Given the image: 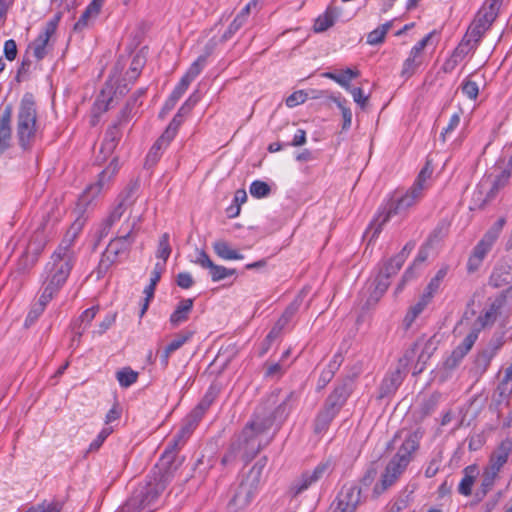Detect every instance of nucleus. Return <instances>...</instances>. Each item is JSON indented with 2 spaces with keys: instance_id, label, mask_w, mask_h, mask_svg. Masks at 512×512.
Masks as SVG:
<instances>
[{
  "instance_id": "1",
  "label": "nucleus",
  "mask_w": 512,
  "mask_h": 512,
  "mask_svg": "<svg viewBox=\"0 0 512 512\" xmlns=\"http://www.w3.org/2000/svg\"><path fill=\"white\" fill-rule=\"evenodd\" d=\"M76 236L70 228L51 255L40 277L39 293L53 299L67 282L76 261V255L72 248Z\"/></svg>"
},
{
  "instance_id": "2",
  "label": "nucleus",
  "mask_w": 512,
  "mask_h": 512,
  "mask_svg": "<svg viewBox=\"0 0 512 512\" xmlns=\"http://www.w3.org/2000/svg\"><path fill=\"white\" fill-rule=\"evenodd\" d=\"M271 429V421H250L243 430L235 435L226 452L221 458V465L224 468L232 467L240 457L245 463L251 461L265 446H267L273 436L265 437L268 430Z\"/></svg>"
},
{
  "instance_id": "3",
  "label": "nucleus",
  "mask_w": 512,
  "mask_h": 512,
  "mask_svg": "<svg viewBox=\"0 0 512 512\" xmlns=\"http://www.w3.org/2000/svg\"><path fill=\"white\" fill-rule=\"evenodd\" d=\"M433 167L430 161H427L420 170L412 187L401 196L394 195L378 213L373 223L368 229L371 232V238L377 237L382 227L391 219L392 216L405 214L406 211L422 199L424 192L431 186Z\"/></svg>"
},
{
  "instance_id": "4",
  "label": "nucleus",
  "mask_w": 512,
  "mask_h": 512,
  "mask_svg": "<svg viewBox=\"0 0 512 512\" xmlns=\"http://www.w3.org/2000/svg\"><path fill=\"white\" fill-rule=\"evenodd\" d=\"M423 432L420 429L409 431L402 443L397 447L395 455L388 462L379 484L374 487V493L381 494L394 485L415 459L420 448Z\"/></svg>"
},
{
  "instance_id": "5",
  "label": "nucleus",
  "mask_w": 512,
  "mask_h": 512,
  "mask_svg": "<svg viewBox=\"0 0 512 512\" xmlns=\"http://www.w3.org/2000/svg\"><path fill=\"white\" fill-rule=\"evenodd\" d=\"M118 171L119 162L117 159H113L98 175L97 181L90 184L79 196L75 208L77 218L71 225V230L74 232V235H77L81 231L87 219L85 213L93 205L94 200L99 196V194L110 187V184Z\"/></svg>"
},
{
  "instance_id": "6",
  "label": "nucleus",
  "mask_w": 512,
  "mask_h": 512,
  "mask_svg": "<svg viewBox=\"0 0 512 512\" xmlns=\"http://www.w3.org/2000/svg\"><path fill=\"white\" fill-rule=\"evenodd\" d=\"M139 222L140 217L133 219L132 224L129 225V230L124 231L123 234L110 240L101 256L97 268L98 276L106 274L112 265L122 262L128 258L130 249L135 242V230L137 229Z\"/></svg>"
},
{
  "instance_id": "7",
  "label": "nucleus",
  "mask_w": 512,
  "mask_h": 512,
  "mask_svg": "<svg viewBox=\"0 0 512 512\" xmlns=\"http://www.w3.org/2000/svg\"><path fill=\"white\" fill-rule=\"evenodd\" d=\"M266 464L267 457H262L251 467L247 474L242 476L229 503L230 510H243L251 504L263 482L262 474Z\"/></svg>"
},
{
  "instance_id": "8",
  "label": "nucleus",
  "mask_w": 512,
  "mask_h": 512,
  "mask_svg": "<svg viewBox=\"0 0 512 512\" xmlns=\"http://www.w3.org/2000/svg\"><path fill=\"white\" fill-rule=\"evenodd\" d=\"M37 112L35 102L31 97L24 96L20 102L16 134L22 149L28 150L34 144L37 136Z\"/></svg>"
},
{
  "instance_id": "9",
  "label": "nucleus",
  "mask_w": 512,
  "mask_h": 512,
  "mask_svg": "<svg viewBox=\"0 0 512 512\" xmlns=\"http://www.w3.org/2000/svg\"><path fill=\"white\" fill-rule=\"evenodd\" d=\"M167 477L165 475L154 476L145 485L139 486L121 507L119 512H130L149 508L158 496L166 489Z\"/></svg>"
},
{
  "instance_id": "10",
  "label": "nucleus",
  "mask_w": 512,
  "mask_h": 512,
  "mask_svg": "<svg viewBox=\"0 0 512 512\" xmlns=\"http://www.w3.org/2000/svg\"><path fill=\"white\" fill-rule=\"evenodd\" d=\"M279 394L280 391L272 392L267 397L263 405L257 408L254 415V419L252 421L261 422L264 420H270L271 427L276 421L282 423L291 411V406L289 405V402L294 398L295 393H288L286 397L281 402L278 403Z\"/></svg>"
},
{
  "instance_id": "11",
  "label": "nucleus",
  "mask_w": 512,
  "mask_h": 512,
  "mask_svg": "<svg viewBox=\"0 0 512 512\" xmlns=\"http://www.w3.org/2000/svg\"><path fill=\"white\" fill-rule=\"evenodd\" d=\"M334 468L335 463L331 458L321 461L312 471H305L294 480L290 492L294 497L298 496L323 477L330 475Z\"/></svg>"
},
{
  "instance_id": "12",
  "label": "nucleus",
  "mask_w": 512,
  "mask_h": 512,
  "mask_svg": "<svg viewBox=\"0 0 512 512\" xmlns=\"http://www.w3.org/2000/svg\"><path fill=\"white\" fill-rule=\"evenodd\" d=\"M362 503V489L355 483L344 484L333 501L332 512H355Z\"/></svg>"
},
{
  "instance_id": "13",
  "label": "nucleus",
  "mask_w": 512,
  "mask_h": 512,
  "mask_svg": "<svg viewBox=\"0 0 512 512\" xmlns=\"http://www.w3.org/2000/svg\"><path fill=\"white\" fill-rule=\"evenodd\" d=\"M196 427L197 426L195 424L186 419V423L168 442L162 455V461H165L167 464H171L174 461L177 452L185 445Z\"/></svg>"
},
{
  "instance_id": "14",
  "label": "nucleus",
  "mask_w": 512,
  "mask_h": 512,
  "mask_svg": "<svg viewBox=\"0 0 512 512\" xmlns=\"http://www.w3.org/2000/svg\"><path fill=\"white\" fill-rule=\"evenodd\" d=\"M506 223L505 218H499L484 234L482 239L473 248L472 255L478 259L484 260L491 251L493 245L499 238L501 231Z\"/></svg>"
},
{
  "instance_id": "15",
  "label": "nucleus",
  "mask_w": 512,
  "mask_h": 512,
  "mask_svg": "<svg viewBox=\"0 0 512 512\" xmlns=\"http://www.w3.org/2000/svg\"><path fill=\"white\" fill-rule=\"evenodd\" d=\"M196 254L193 262L203 269H207L213 282H219L236 274V269L216 265L204 250H197Z\"/></svg>"
},
{
  "instance_id": "16",
  "label": "nucleus",
  "mask_w": 512,
  "mask_h": 512,
  "mask_svg": "<svg viewBox=\"0 0 512 512\" xmlns=\"http://www.w3.org/2000/svg\"><path fill=\"white\" fill-rule=\"evenodd\" d=\"M58 21L59 16H56L54 19L48 21L45 24L43 31L30 45V48L33 51V56L37 60H42L47 55V46L50 38L56 32Z\"/></svg>"
},
{
  "instance_id": "17",
  "label": "nucleus",
  "mask_w": 512,
  "mask_h": 512,
  "mask_svg": "<svg viewBox=\"0 0 512 512\" xmlns=\"http://www.w3.org/2000/svg\"><path fill=\"white\" fill-rule=\"evenodd\" d=\"M479 329L472 330L463 341L452 351L444 362L445 369H455L467 353L472 349L478 338Z\"/></svg>"
},
{
  "instance_id": "18",
  "label": "nucleus",
  "mask_w": 512,
  "mask_h": 512,
  "mask_svg": "<svg viewBox=\"0 0 512 512\" xmlns=\"http://www.w3.org/2000/svg\"><path fill=\"white\" fill-rule=\"evenodd\" d=\"M512 457V438L502 440L489 456L487 466L501 472L502 468Z\"/></svg>"
},
{
  "instance_id": "19",
  "label": "nucleus",
  "mask_w": 512,
  "mask_h": 512,
  "mask_svg": "<svg viewBox=\"0 0 512 512\" xmlns=\"http://www.w3.org/2000/svg\"><path fill=\"white\" fill-rule=\"evenodd\" d=\"M506 302L507 298L505 294H501L499 297L495 298L490 306L477 318L480 326L484 328L493 325L497 318L503 314Z\"/></svg>"
},
{
  "instance_id": "20",
  "label": "nucleus",
  "mask_w": 512,
  "mask_h": 512,
  "mask_svg": "<svg viewBox=\"0 0 512 512\" xmlns=\"http://www.w3.org/2000/svg\"><path fill=\"white\" fill-rule=\"evenodd\" d=\"M12 106L7 105L0 112V155L3 154L11 145V119Z\"/></svg>"
},
{
  "instance_id": "21",
  "label": "nucleus",
  "mask_w": 512,
  "mask_h": 512,
  "mask_svg": "<svg viewBox=\"0 0 512 512\" xmlns=\"http://www.w3.org/2000/svg\"><path fill=\"white\" fill-rule=\"evenodd\" d=\"M99 310L98 306H92L85 311L82 312V314L75 319L71 324V329L73 332V338L72 342L79 343L80 338L83 335V333L86 331L87 327L91 324L93 319L95 318L97 312Z\"/></svg>"
},
{
  "instance_id": "22",
  "label": "nucleus",
  "mask_w": 512,
  "mask_h": 512,
  "mask_svg": "<svg viewBox=\"0 0 512 512\" xmlns=\"http://www.w3.org/2000/svg\"><path fill=\"white\" fill-rule=\"evenodd\" d=\"M218 391L215 387L210 386L206 391L205 395L198 403V405L192 410V412L188 415L187 420L198 425L199 421L202 419L205 412L209 409L212 403L217 398Z\"/></svg>"
},
{
  "instance_id": "23",
  "label": "nucleus",
  "mask_w": 512,
  "mask_h": 512,
  "mask_svg": "<svg viewBox=\"0 0 512 512\" xmlns=\"http://www.w3.org/2000/svg\"><path fill=\"white\" fill-rule=\"evenodd\" d=\"M489 284L495 288L511 285L512 266L507 263H499L495 265L489 277Z\"/></svg>"
},
{
  "instance_id": "24",
  "label": "nucleus",
  "mask_w": 512,
  "mask_h": 512,
  "mask_svg": "<svg viewBox=\"0 0 512 512\" xmlns=\"http://www.w3.org/2000/svg\"><path fill=\"white\" fill-rule=\"evenodd\" d=\"M463 477L458 485L457 491L463 496H470L476 479L480 476L478 465L471 464L466 466L462 471Z\"/></svg>"
},
{
  "instance_id": "25",
  "label": "nucleus",
  "mask_w": 512,
  "mask_h": 512,
  "mask_svg": "<svg viewBox=\"0 0 512 512\" xmlns=\"http://www.w3.org/2000/svg\"><path fill=\"white\" fill-rule=\"evenodd\" d=\"M349 397V391L345 384L339 385L328 395L324 407L339 413Z\"/></svg>"
},
{
  "instance_id": "26",
  "label": "nucleus",
  "mask_w": 512,
  "mask_h": 512,
  "mask_svg": "<svg viewBox=\"0 0 512 512\" xmlns=\"http://www.w3.org/2000/svg\"><path fill=\"white\" fill-rule=\"evenodd\" d=\"M498 471L494 470L493 468L486 466L483 469V472L481 474V482L480 486L476 491V497L479 499H483L488 492L492 490V488L495 485L496 480L499 477Z\"/></svg>"
},
{
  "instance_id": "27",
  "label": "nucleus",
  "mask_w": 512,
  "mask_h": 512,
  "mask_svg": "<svg viewBox=\"0 0 512 512\" xmlns=\"http://www.w3.org/2000/svg\"><path fill=\"white\" fill-rule=\"evenodd\" d=\"M140 190V182L139 180H131L125 188L120 192L117 196L116 200H118L125 207L132 208V206L136 203L139 197Z\"/></svg>"
},
{
  "instance_id": "28",
  "label": "nucleus",
  "mask_w": 512,
  "mask_h": 512,
  "mask_svg": "<svg viewBox=\"0 0 512 512\" xmlns=\"http://www.w3.org/2000/svg\"><path fill=\"white\" fill-rule=\"evenodd\" d=\"M194 300L192 298L182 299L173 313L170 315V323L173 327L179 326L189 318L192 311Z\"/></svg>"
},
{
  "instance_id": "29",
  "label": "nucleus",
  "mask_w": 512,
  "mask_h": 512,
  "mask_svg": "<svg viewBox=\"0 0 512 512\" xmlns=\"http://www.w3.org/2000/svg\"><path fill=\"white\" fill-rule=\"evenodd\" d=\"M127 210V207L121 204L118 200H115V203L111 208L108 216L103 221V227L100 232L101 236H106L111 227L122 218Z\"/></svg>"
},
{
  "instance_id": "30",
  "label": "nucleus",
  "mask_w": 512,
  "mask_h": 512,
  "mask_svg": "<svg viewBox=\"0 0 512 512\" xmlns=\"http://www.w3.org/2000/svg\"><path fill=\"white\" fill-rule=\"evenodd\" d=\"M215 254L223 260H242L244 255L239 253L236 249L230 247V245L224 240H217L212 244Z\"/></svg>"
},
{
  "instance_id": "31",
  "label": "nucleus",
  "mask_w": 512,
  "mask_h": 512,
  "mask_svg": "<svg viewBox=\"0 0 512 512\" xmlns=\"http://www.w3.org/2000/svg\"><path fill=\"white\" fill-rule=\"evenodd\" d=\"M338 413L326 408H323L318 412L314 420V432L316 434H322L326 432Z\"/></svg>"
},
{
  "instance_id": "32",
  "label": "nucleus",
  "mask_w": 512,
  "mask_h": 512,
  "mask_svg": "<svg viewBox=\"0 0 512 512\" xmlns=\"http://www.w3.org/2000/svg\"><path fill=\"white\" fill-rule=\"evenodd\" d=\"M468 53L469 47H467V44L460 43L455 48L452 55L443 63V71L445 73L452 72L456 68V66L466 57Z\"/></svg>"
},
{
  "instance_id": "33",
  "label": "nucleus",
  "mask_w": 512,
  "mask_h": 512,
  "mask_svg": "<svg viewBox=\"0 0 512 512\" xmlns=\"http://www.w3.org/2000/svg\"><path fill=\"white\" fill-rule=\"evenodd\" d=\"M405 260L406 254L404 252L398 253L396 256L384 262L383 266L380 268L379 273L386 276V278H390L391 276L397 274Z\"/></svg>"
},
{
  "instance_id": "34",
  "label": "nucleus",
  "mask_w": 512,
  "mask_h": 512,
  "mask_svg": "<svg viewBox=\"0 0 512 512\" xmlns=\"http://www.w3.org/2000/svg\"><path fill=\"white\" fill-rule=\"evenodd\" d=\"M432 299L424 294L421 295L417 303L412 305L407 314L404 317V324L406 328H409L415 319L423 312L426 306L431 302Z\"/></svg>"
},
{
  "instance_id": "35",
  "label": "nucleus",
  "mask_w": 512,
  "mask_h": 512,
  "mask_svg": "<svg viewBox=\"0 0 512 512\" xmlns=\"http://www.w3.org/2000/svg\"><path fill=\"white\" fill-rule=\"evenodd\" d=\"M486 31L487 30L482 29V27L478 24L472 22L460 43L467 44V47H469V52H471L472 50L476 49L478 43Z\"/></svg>"
},
{
  "instance_id": "36",
  "label": "nucleus",
  "mask_w": 512,
  "mask_h": 512,
  "mask_svg": "<svg viewBox=\"0 0 512 512\" xmlns=\"http://www.w3.org/2000/svg\"><path fill=\"white\" fill-rule=\"evenodd\" d=\"M52 299L48 296L39 293L38 301L32 306L31 310L29 311L26 319H25V326L29 327L32 325L39 317L42 315V313L45 311L46 306Z\"/></svg>"
},
{
  "instance_id": "37",
  "label": "nucleus",
  "mask_w": 512,
  "mask_h": 512,
  "mask_svg": "<svg viewBox=\"0 0 512 512\" xmlns=\"http://www.w3.org/2000/svg\"><path fill=\"white\" fill-rule=\"evenodd\" d=\"M325 77L335 81L345 89H350V81L359 76L358 70H353L351 68H346L342 70L340 73L327 72L324 74Z\"/></svg>"
},
{
  "instance_id": "38",
  "label": "nucleus",
  "mask_w": 512,
  "mask_h": 512,
  "mask_svg": "<svg viewBox=\"0 0 512 512\" xmlns=\"http://www.w3.org/2000/svg\"><path fill=\"white\" fill-rule=\"evenodd\" d=\"M171 141L167 138H164L163 135L160 136V138L157 139V141L153 144V146L150 148L147 156H146V165L153 166L155 165L158 160L160 159L163 150L167 148Z\"/></svg>"
},
{
  "instance_id": "39",
  "label": "nucleus",
  "mask_w": 512,
  "mask_h": 512,
  "mask_svg": "<svg viewBox=\"0 0 512 512\" xmlns=\"http://www.w3.org/2000/svg\"><path fill=\"white\" fill-rule=\"evenodd\" d=\"M208 56H209V53L200 55L190 65L187 72L185 73V75L182 78L191 84V82L202 72V70L206 66Z\"/></svg>"
},
{
  "instance_id": "40",
  "label": "nucleus",
  "mask_w": 512,
  "mask_h": 512,
  "mask_svg": "<svg viewBox=\"0 0 512 512\" xmlns=\"http://www.w3.org/2000/svg\"><path fill=\"white\" fill-rule=\"evenodd\" d=\"M392 27V21H388L380 26H378L373 31L367 34V43L369 45H378L382 43L386 37V34Z\"/></svg>"
},
{
  "instance_id": "41",
  "label": "nucleus",
  "mask_w": 512,
  "mask_h": 512,
  "mask_svg": "<svg viewBox=\"0 0 512 512\" xmlns=\"http://www.w3.org/2000/svg\"><path fill=\"white\" fill-rule=\"evenodd\" d=\"M422 63L423 58L409 53L408 58L403 63L401 77L404 79H409L412 75L415 74Z\"/></svg>"
},
{
  "instance_id": "42",
  "label": "nucleus",
  "mask_w": 512,
  "mask_h": 512,
  "mask_svg": "<svg viewBox=\"0 0 512 512\" xmlns=\"http://www.w3.org/2000/svg\"><path fill=\"white\" fill-rule=\"evenodd\" d=\"M336 16L331 10H327L324 14L318 16L315 20L313 29L317 33L324 32L332 27L335 23Z\"/></svg>"
},
{
  "instance_id": "43",
  "label": "nucleus",
  "mask_w": 512,
  "mask_h": 512,
  "mask_svg": "<svg viewBox=\"0 0 512 512\" xmlns=\"http://www.w3.org/2000/svg\"><path fill=\"white\" fill-rule=\"evenodd\" d=\"M116 379L121 387L128 388L136 383L138 372L132 370L130 367H125L116 372Z\"/></svg>"
},
{
  "instance_id": "44",
  "label": "nucleus",
  "mask_w": 512,
  "mask_h": 512,
  "mask_svg": "<svg viewBox=\"0 0 512 512\" xmlns=\"http://www.w3.org/2000/svg\"><path fill=\"white\" fill-rule=\"evenodd\" d=\"M145 65V59L143 56L137 54L132 58L130 67L126 72V78L131 82H135L140 76L141 71Z\"/></svg>"
},
{
  "instance_id": "45",
  "label": "nucleus",
  "mask_w": 512,
  "mask_h": 512,
  "mask_svg": "<svg viewBox=\"0 0 512 512\" xmlns=\"http://www.w3.org/2000/svg\"><path fill=\"white\" fill-rule=\"evenodd\" d=\"M119 122L109 127L105 134L103 146L105 149L111 151L115 148L117 142L121 138V132L119 129Z\"/></svg>"
},
{
  "instance_id": "46",
  "label": "nucleus",
  "mask_w": 512,
  "mask_h": 512,
  "mask_svg": "<svg viewBox=\"0 0 512 512\" xmlns=\"http://www.w3.org/2000/svg\"><path fill=\"white\" fill-rule=\"evenodd\" d=\"M192 336V331L181 332L174 337V339L164 348V350L171 355L176 350L180 349L187 341H189Z\"/></svg>"
},
{
  "instance_id": "47",
  "label": "nucleus",
  "mask_w": 512,
  "mask_h": 512,
  "mask_svg": "<svg viewBox=\"0 0 512 512\" xmlns=\"http://www.w3.org/2000/svg\"><path fill=\"white\" fill-rule=\"evenodd\" d=\"M334 102L340 109L343 117L342 129L348 130L352 123V112L351 109L347 106L348 101L345 98L338 97L334 99Z\"/></svg>"
},
{
  "instance_id": "48",
  "label": "nucleus",
  "mask_w": 512,
  "mask_h": 512,
  "mask_svg": "<svg viewBox=\"0 0 512 512\" xmlns=\"http://www.w3.org/2000/svg\"><path fill=\"white\" fill-rule=\"evenodd\" d=\"M402 374L399 369L393 372L389 377H386L382 382V390L385 393L395 391L402 383Z\"/></svg>"
},
{
  "instance_id": "49",
  "label": "nucleus",
  "mask_w": 512,
  "mask_h": 512,
  "mask_svg": "<svg viewBox=\"0 0 512 512\" xmlns=\"http://www.w3.org/2000/svg\"><path fill=\"white\" fill-rule=\"evenodd\" d=\"M495 355V351L485 349L479 352L475 358V367L477 371L483 373L487 370L490 365V362Z\"/></svg>"
},
{
  "instance_id": "50",
  "label": "nucleus",
  "mask_w": 512,
  "mask_h": 512,
  "mask_svg": "<svg viewBox=\"0 0 512 512\" xmlns=\"http://www.w3.org/2000/svg\"><path fill=\"white\" fill-rule=\"evenodd\" d=\"M512 176V168L508 165L500 171L499 174H497L494 177V180L492 182V192L498 191L501 188L505 187Z\"/></svg>"
},
{
  "instance_id": "51",
  "label": "nucleus",
  "mask_w": 512,
  "mask_h": 512,
  "mask_svg": "<svg viewBox=\"0 0 512 512\" xmlns=\"http://www.w3.org/2000/svg\"><path fill=\"white\" fill-rule=\"evenodd\" d=\"M249 191L254 198L260 199L267 197L270 194L271 189L266 182L255 180L251 183Z\"/></svg>"
},
{
  "instance_id": "52",
  "label": "nucleus",
  "mask_w": 512,
  "mask_h": 512,
  "mask_svg": "<svg viewBox=\"0 0 512 512\" xmlns=\"http://www.w3.org/2000/svg\"><path fill=\"white\" fill-rule=\"evenodd\" d=\"M501 396H509L512 392V363L506 368L504 378L498 385Z\"/></svg>"
},
{
  "instance_id": "53",
  "label": "nucleus",
  "mask_w": 512,
  "mask_h": 512,
  "mask_svg": "<svg viewBox=\"0 0 512 512\" xmlns=\"http://www.w3.org/2000/svg\"><path fill=\"white\" fill-rule=\"evenodd\" d=\"M171 254V247L169 244V234L164 233L159 239L158 249L156 256L159 259H162L163 262L166 264V261L168 260L169 256Z\"/></svg>"
},
{
  "instance_id": "54",
  "label": "nucleus",
  "mask_w": 512,
  "mask_h": 512,
  "mask_svg": "<svg viewBox=\"0 0 512 512\" xmlns=\"http://www.w3.org/2000/svg\"><path fill=\"white\" fill-rule=\"evenodd\" d=\"M462 93L471 100H475L479 94V86L475 81L465 79L461 84Z\"/></svg>"
},
{
  "instance_id": "55",
  "label": "nucleus",
  "mask_w": 512,
  "mask_h": 512,
  "mask_svg": "<svg viewBox=\"0 0 512 512\" xmlns=\"http://www.w3.org/2000/svg\"><path fill=\"white\" fill-rule=\"evenodd\" d=\"M265 377L279 379L286 371V367L280 362L277 363H266L265 364Z\"/></svg>"
},
{
  "instance_id": "56",
  "label": "nucleus",
  "mask_w": 512,
  "mask_h": 512,
  "mask_svg": "<svg viewBox=\"0 0 512 512\" xmlns=\"http://www.w3.org/2000/svg\"><path fill=\"white\" fill-rule=\"evenodd\" d=\"M440 395L439 394H432L427 399H425L421 404V413L424 416L430 415L433 413L439 403Z\"/></svg>"
},
{
  "instance_id": "57",
  "label": "nucleus",
  "mask_w": 512,
  "mask_h": 512,
  "mask_svg": "<svg viewBox=\"0 0 512 512\" xmlns=\"http://www.w3.org/2000/svg\"><path fill=\"white\" fill-rule=\"evenodd\" d=\"M412 499L410 494L399 495L390 505V512H401L409 507Z\"/></svg>"
},
{
  "instance_id": "58",
  "label": "nucleus",
  "mask_w": 512,
  "mask_h": 512,
  "mask_svg": "<svg viewBox=\"0 0 512 512\" xmlns=\"http://www.w3.org/2000/svg\"><path fill=\"white\" fill-rule=\"evenodd\" d=\"M184 119L180 117V115H175L173 119L170 121L168 127L162 134L164 138L172 141L177 134L179 127L182 125Z\"/></svg>"
},
{
  "instance_id": "59",
  "label": "nucleus",
  "mask_w": 512,
  "mask_h": 512,
  "mask_svg": "<svg viewBox=\"0 0 512 512\" xmlns=\"http://www.w3.org/2000/svg\"><path fill=\"white\" fill-rule=\"evenodd\" d=\"M375 282L376 284L373 295L375 296V300L377 301L387 291L390 282L389 278H386V276L380 273L377 275Z\"/></svg>"
},
{
  "instance_id": "60",
  "label": "nucleus",
  "mask_w": 512,
  "mask_h": 512,
  "mask_svg": "<svg viewBox=\"0 0 512 512\" xmlns=\"http://www.w3.org/2000/svg\"><path fill=\"white\" fill-rule=\"evenodd\" d=\"M299 306H300V304L297 300L290 303L287 306V308L285 309V311L283 312V314L281 315V317L278 319V322H280L284 326H287V324L291 321V319L297 313Z\"/></svg>"
},
{
  "instance_id": "61",
  "label": "nucleus",
  "mask_w": 512,
  "mask_h": 512,
  "mask_svg": "<svg viewBox=\"0 0 512 512\" xmlns=\"http://www.w3.org/2000/svg\"><path fill=\"white\" fill-rule=\"evenodd\" d=\"M286 326H284L283 324H281L280 322H276L275 325L272 327V329L270 330V332L267 334L266 338H265V343H267V347L265 348V351H268V349L270 348L271 344L277 339L280 337L283 329L285 328Z\"/></svg>"
},
{
  "instance_id": "62",
  "label": "nucleus",
  "mask_w": 512,
  "mask_h": 512,
  "mask_svg": "<svg viewBox=\"0 0 512 512\" xmlns=\"http://www.w3.org/2000/svg\"><path fill=\"white\" fill-rule=\"evenodd\" d=\"M306 99H307V94L304 91L299 90V91H295L294 93L289 95L286 98L285 103L289 108H293L299 104L304 103L306 101Z\"/></svg>"
},
{
  "instance_id": "63",
  "label": "nucleus",
  "mask_w": 512,
  "mask_h": 512,
  "mask_svg": "<svg viewBox=\"0 0 512 512\" xmlns=\"http://www.w3.org/2000/svg\"><path fill=\"white\" fill-rule=\"evenodd\" d=\"M462 113V110H459L450 117L448 125L441 132V137L443 138V140L445 139V135L450 134L458 127V125L460 124Z\"/></svg>"
},
{
  "instance_id": "64",
  "label": "nucleus",
  "mask_w": 512,
  "mask_h": 512,
  "mask_svg": "<svg viewBox=\"0 0 512 512\" xmlns=\"http://www.w3.org/2000/svg\"><path fill=\"white\" fill-rule=\"evenodd\" d=\"M113 97L105 98V91L102 90L101 95L97 98L94 103V110L98 113L106 112L109 109Z\"/></svg>"
}]
</instances>
